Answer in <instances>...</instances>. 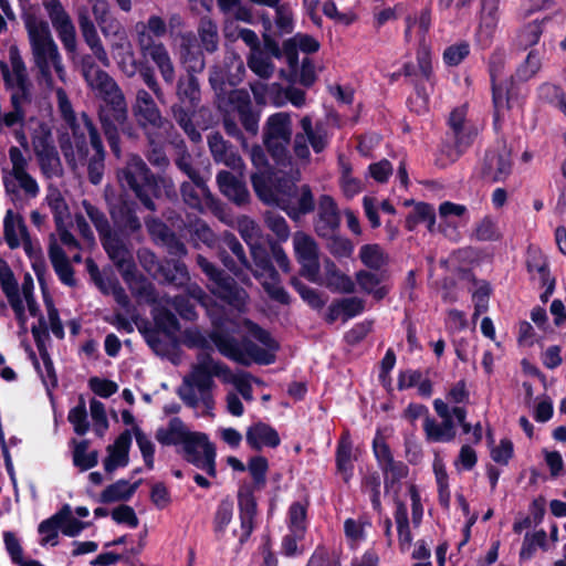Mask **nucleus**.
Listing matches in <instances>:
<instances>
[{"mask_svg":"<svg viewBox=\"0 0 566 566\" xmlns=\"http://www.w3.org/2000/svg\"><path fill=\"white\" fill-rule=\"evenodd\" d=\"M180 61L188 73H199L205 69V57L198 49L193 34L186 33L180 36Z\"/></svg>","mask_w":566,"mask_h":566,"instance_id":"2f4dec72","label":"nucleus"},{"mask_svg":"<svg viewBox=\"0 0 566 566\" xmlns=\"http://www.w3.org/2000/svg\"><path fill=\"white\" fill-rule=\"evenodd\" d=\"M252 379L253 376L250 373L243 370L232 373L228 367L223 382L233 385L238 396L240 395L245 401L251 402L254 399Z\"/></svg>","mask_w":566,"mask_h":566,"instance_id":"a19ab883","label":"nucleus"},{"mask_svg":"<svg viewBox=\"0 0 566 566\" xmlns=\"http://www.w3.org/2000/svg\"><path fill=\"white\" fill-rule=\"evenodd\" d=\"M175 164L180 171H182L191 181H193L199 190L203 195L209 193V188L207 186L206 178L200 174L198 169H196L192 165V157L187 150H181L177 158L175 159Z\"/></svg>","mask_w":566,"mask_h":566,"instance_id":"37998d69","label":"nucleus"},{"mask_svg":"<svg viewBox=\"0 0 566 566\" xmlns=\"http://www.w3.org/2000/svg\"><path fill=\"white\" fill-rule=\"evenodd\" d=\"M180 193L184 202L192 209L201 210L202 209V199H209L211 192L208 195H203L199 187L191 180L184 181L180 185Z\"/></svg>","mask_w":566,"mask_h":566,"instance_id":"69168bd1","label":"nucleus"},{"mask_svg":"<svg viewBox=\"0 0 566 566\" xmlns=\"http://www.w3.org/2000/svg\"><path fill=\"white\" fill-rule=\"evenodd\" d=\"M91 6L94 20L91 19L86 9L78 11L77 22L82 36L93 55L104 66H111V59L98 35L95 22L106 39L111 35L123 33L124 27L113 17L108 0H86Z\"/></svg>","mask_w":566,"mask_h":566,"instance_id":"39448f33","label":"nucleus"},{"mask_svg":"<svg viewBox=\"0 0 566 566\" xmlns=\"http://www.w3.org/2000/svg\"><path fill=\"white\" fill-rule=\"evenodd\" d=\"M262 284L263 289L268 293V295L275 302L281 304L290 303V295L285 291V289L281 285L280 276L277 271H275V275H271L270 273L262 279H258Z\"/></svg>","mask_w":566,"mask_h":566,"instance_id":"052dcab7","label":"nucleus"},{"mask_svg":"<svg viewBox=\"0 0 566 566\" xmlns=\"http://www.w3.org/2000/svg\"><path fill=\"white\" fill-rule=\"evenodd\" d=\"M324 271H325L324 284L328 289H331L333 291L342 292V293L354 292L355 284L352 281V279L348 275L340 272L338 270V268L336 266V264L332 260H329V259L324 260Z\"/></svg>","mask_w":566,"mask_h":566,"instance_id":"e433bc0d","label":"nucleus"},{"mask_svg":"<svg viewBox=\"0 0 566 566\" xmlns=\"http://www.w3.org/2000/svg\"><path fill=\"white\" fill-rule=\"evenodd\" d=\"M139 482L129 484L126 480H118L114 484L108 485L101 494L102 502L111 503L129 499L139 485Z\"/></svg>","mask_w":566,"mask_h":566,"instance_id":"603ef678","label":"nucleus"},{"mask_svg":"<svg viewBox=\"0 0 566 566\" xmlns=\"http://www.w3.org/2000/svg\"><path fill=\"white\" fill-rule=\"evenodd\" d=\"M192 433L179 418H172L167 428H160L156 432L158 442L165 446L184 444Z\"/></svg>","mask_w":566,"mask_h":566,"instance_id":"c9c22d12","label":"nucleus"},{"mask_svg":"<svg viewBox=\"0 0 566 566\" xmlns=\"http://www.w3.org/2000/svg\"><path fill=\"white\" fill-rule=\"evenodd\" d=\"M450 133L453 145L446 144L442 147L450 161L457 160L463 150L470 146L478 134V130L467 122V107L454 108L449 117Z\"/></svg>","mask_w":566,"mask_h":566,"instance_id":"dca6fc26","label":"nucleus"},{"mask_svg":"<svg viewBox=\"0 0 566 566\" xmlns=\"http://www.w3.org/2000/svg\"><path fill=\"white\" fill-rule=\"evenodd\" d=\"M185 459L203 470L210 476H216V448L209 442L207 434L192 432L182 444Z\"/></svg>","mask_w":566,"mask_h":566,"instance_id":"a211bd4d","label":"nucleus"},{"mask_svg":"<svg viewBox=\"0 0 566 566\" xmlns=\"http://www.w3.org/2000/svg\"><path fill=\"white\" fill-rule=\"evenodd\" d=\"M492 93L495 124L503 120L510 111L521 106L518 94L512 82L494 84Z\"/></svg>","mask_w":566,"mask_h":566,"instance_id":"c85d7f7f","label":"nucleus"},{"mask_svg":"<svg viewBox=\"0 0 566 566\" xmlns=\"http://www.w3.org/2000/svg\"><path fill=\"white\" fill-rule=\"evenodd\" d=\"M111 214L115 223L127 233H136L142 229L139 218L133 209L123 205L118 209H112Z\"/></svg>","mask_w":566,"mask_h":566,"instance_id":"3c124183","label":"nucleus"},{"mask_svg":"<svg viewBox=\"0 0 566 566\" xmlns=\"http://www.w3.org/2000/svg\"><path fill=\"white\" fill-rule=\"evenodd\" d=\"M54 515L57 517L60 531L66 536L75 537L87 526V523L78 521L73 516L69 504L63 505Z\"/></svg>","mask_w":566,"mask_h":566,"instance_id":"49530a36","label":"nucleus"},{"mask_svg":"<svg viewBox=\"0 0 566 566\" xmlns=\"http://www.w3.org/2000/svg\"><path fill=\"white\" fill-rule=\"evenodd\" d=\"M31 146L39 170L45 180L64 177V166L54 144L52 130L46 123H39L32 130Z\"/></svg>","mask_w":566,"mask_h":566,"instance_id":"9d476101","label":"nucleus"},{"mask_svg":"<svg viewBox=\"0 0 566 566\" xmlns=\"http://www.w3.org/2000/svg\"><path fill=\"white\" fill-rule=\"evenodd\" d=\"M83 76L88 87L102 101L97 109L98 122L106 140L116 147L117 135L114 124L123 123L128 117L126 96L114 77L93 63L84 66Z\"/></svg>","mask_w":566,"mask_h":566,"instance_id":"7ed1b4c3","label":"nucleus"},{"mask_svg":"<svg viewBox=\"0 0 566 566\" xmlns=\"http://www.w3.org/2000/svg\"><path fill=\"white\" fill-rule=\"evenodd\" d=\"M499 22L497 7L493 1L483 0V10L479 25L478 36L485 44L493 38Z\"/></svg>","mask_w":566,"mask_h":566,"instance_id":"58836bf2","label":"nucleus"},{"mask_svg":"<svg viewBox=\"0 0 566 566\" xmlns=\"http://www.w3.org/2000/svg\"><path fill=\"white\" fill-rule=\"evenodd\" d=\"M512 169L511 153L502 146L486 153L483 164V175L492 181H502Z\"/></svg>","mask_w":566,"mask_h":566,"instance_id":"cd10ccee","label":"nucleus"},{"mask_svg":"<svg viewBox=\"0 0 566 566\" xmlns=\"http://www.w3.org/2000/svg\"><path fill=\"white\" fill-rule=\"evenodd\" d=\"M111 38L115 39V41L111 43V50L119 71L128 78L134 77L138 72L139 63L125 29H123V33L113 34Z\"/></svg>","mask_w":566,"mask_h":566,"instance_id":"b1692460","label":"nucleus"},{"mask_svg":"<svg viewBox=\"0 0 566 566\" xmlns=\"http://www.w3.org/2000/svg\"><path fill=\"white\" fill-rule=\"evenodd\" d=\"M0 285L12 307L15 318L23 332H27V315L18 282L8 262L0 258Z\"/></svg>","mask_w":566,"mask_h":566,"instance_id":"5701e85b","label":"nucleus"},{"mask_svg":"<svg viewBox=\"0 0 566 566\" xmlns=\"http://www.w3.org/2000/svg\"><path fill=\"white\" fill-rule=\"evenodd\" d=\"M302 133L294 137L293 150L298 159L308 160L311 153L307 143L315 153L323 151L328 144V136L322 123L313 125L310 116H304L300 122Z\"/></svg>","mask_w":566,"mask_h":566,"instance_id":"6ab92c4d","label":"nucleus"},{"mask_svg":"<svg viewBox=\"0 0 566 566\" xmlns=\"http://www.w3.org/2000/svg\"><path fill=\"white\" fill-rule=\"evenodd\" d=\"M292 118L280 112L268 117L263 126V144L274 158L285 155L292 139Z\"/></svg>","mask_w":566,"mask_h":566,"instance_id":"4468645a","label":"nucleus"},{"mask_svg":"<svg viewBox=\"0 0 566 566\" xmlns=\"http://www.w3.org/2000/svg\"><path fill=\"white\" fill-rule=\"evenodd\" d=\"M245 439L248 444L254 450H261L264 447L275 448L281 441L276 430L264 422H258L249 427Z\"/></svg>","mask_w":566,"mask_h":566,"instance_id":"473e14b6","label":"nucleus"},{"mask_svg":"<svg viewBox=\"0 0 566 566\" xmlns=\"http://www.w3.org/2000/svg\"><path fill=\"white\" fill-rule=\"evenodd\" d=\"M547 534L544 530H538L534 533H526L520 551L521 559H531L537 547L546 551Z\"/></svg>","mask_w":566,"mask_h":566,"instance_id":"680f3d73","label":"nucleus"},{"mask_svg":"<svg viewBox=\"0 0 566 566\" xmlns=\"http://www.w3.org/2000/svg\"><path fill=\"white\" fill-rule=\"evenodd\" d=\"M196 262L210 281L208 285L210 292L238 311H243L249 298L245 290L238 286L231 276L227 275L202 254L196 256Z\"/></svg>","mask_w":566,"mask_h":566,"instance_id":"f8f14e48","label":"nucleus"},{"mask_svg":"<svg viewBox=\"0 0 566 566\" xmlns=\"http://www.w3.org/2000/svg\"><path fill=\"white\" fill-rule=\"evenodd\" d=\"M386 490L398 491L399 482L408 475V467L400 461H392L382 469Z\"/></svg>","mask_w":566,"mask_h":566,"instance_id":"0e129e2a","label":"nucleus"},{"mask_svg":"<svg viewBox=\"0 0 566 566\" xmlns=\"http://www.w3.org/2000/svg\"><path fill=\"white\" fill-rule=\"evenodd\" d=\"M353 442L349 433L345 432L337 447L336 464L337 470L342 473L345 482H348L353 475Z\"/></svg>","mask_w":566,"mask_h":566,"instance_id":"ea45409f","label":"nucleus"},{"mask_svg":"<svg viewBox=\"0 0 566 566\" xmlns=\"http://www.w3.org/2000/svg\"><path fill=\"white\" fill-rule=\"evenodd\" d=\"M132 111L138 126L145 134L150 133L151 129L167 133L174 128L171 122L163 116L155 98L145 88L136 91Z\"/></svg>","mask_w":566,"mask_h":566,"instance_id":"ddd939ff","label":"nucleus"},{"mask_svg":"<svg viewBox=\"0 0 566 566\" xmlns=\"http://www.w3.org/2000/svg\"><path fill=\"white\" fill-rule=\"evenodd\" d=\"M395 521L397 524L400 551L406 553L410 549L413 537L410 531L407 507L402 502H397Z\"/></svg>","mask_w":566,"mask_h":566,"instance_id":"c03bdc74","label":"nucleus"},{"mask_svg":"<svg viewBox=\"0 0 566 566\" xmlns=\"http://www.w3.org/2000/svg\"><path fill=\"white\" fill-rule=\"evenodd\" d=\"M130 443V432L125 430L116 438L113 444L106 448L107 457L103 462L106 472L112 473L117 468H123L128 464Z\"/></svg>","mask_w":566,"mask_h":566,"instance_id":"7c9ffc66","label":"nucleus"},{"mask_svg":"<svg viewBox=\"0 0 566 566\" xmlns=\"http://www.w3.org/2000/svg\"><path fill=\"white\" fill-rule=\"evenodd\" d=\"M28 233L22 216L12 209H8L3 219V234L8 247L12 250L20 248L21 240Z\"/></svg>","mask_w":566,"mask_h":566,"instance_id":"72a5a7b5","label":"nucleus"},{"mask_svg":"<svg viewBox=\"0 0 566 566\" xmlns=\"http://www.w3.org/2000/svg\"><path fill=\"white\" fill-rule=\"evenodd\" d=\"M45 201L53 214L55 226L67 224L71 219L69 205L60 189L52 184L48 186Z\"/></svg>","mask_w":566,"mask_h":566,"instance_id":"4c0bfd02","label":"nucleus"},{"mask_svg":"<svg viewBox=\"0 0 566 566\" xmlns=\"http://www.w3.org/2000/svg\"><path fill=\"white\" fill-rule=\"evenodd\" d=\"M433 407L437 415L442 419L438 423L434 419L427 416L423 422V430L427 439L433 442H448L454 439L455 428L452 420V410L449 409L448 403L442 399H436Z\"/></svg>","mask_w":566,"mask_h":566,"instance_id":"412c9836","label":"nucleus"},{"mask_svg":"<svg viewBox=\"0 0 566 566\" xmlns=\"http://www.w3.org/2000/svg\"><path fill=\"white\" fill-rule=\"evenodd\" d=\"M295 177H268L264 174H253L252 186L258 197L268 205H274L284 210L287 216L297 220L314 210V196L308 185L297 186Z\"/></svg>","mask_w":566,"mask_h":566,"instance_id":"f03ea898","label":"nucleus"},{"mask_svg":"<svg viewBox=\"0 0 566 566\" xmlns=\"http://www.w3.org/2000/svg\"><path fill=\"white\" fill-rule=\"evenodd\" d=\"M9 60L11 69L6 63H0L3 81L10 91L11 107L25 109L32 101V83L29 78L27 65L15 46L9 50Z\"/></svg>","mask_w":566,"mask_h":566,"instance_id":"9b49d317","label":"nucleus"},{"mask_svg":"<svg viewBox=\"0 0 566 566\" xmlns=\"http://www.w3.org/2000/svg\"><path fill=\"white\" fill-rule=\"evenodd\" d=\"M245 326L248 327L249 333L252 337L263 344L266 348H261L251 340H243L241 344L242 353L245 355L247 364L244 366H249L251 361H255L259 364H271L273 361V355L270 350L276 348L273 339L270 334L259 327L256 324L247 321Z\"/></svg>","mask_w":566,"mask_h":566,"instance_id":"4be33fe9","label":"nucleus"},{"mask_svg":"<svg viewBox=\"0 0 566 566\" xmlns=\"http://www.w3.org/2000/svg\"><path fill=\"white\" fill-rule=\"evenodd\" d=\"M295 259L301 265V274L311 282H319V248L315 239L296 231L292 238Z\"/></svg>","mask_w":566,"mask_h":566,"instance_id":"2eb2a0df","label":"nucleus"},{"mask_svg":"<svg viewBox=\"0 0 566 566\" xmlns=\"http://www.w3.org/2000/svg\"><path fill=\"white\" fill-rule=\"evenodd\" d=\"M201 46L208 53H214L219 48L218 25L210 18H202L198 25Z\"/></svg>","mask_w":566,"mask_h":566,"instance_id":"a18cd8bd","label":"nucleus"},{"mask_svg":"<svg viewBox=\"0 0 566 566\" xmlns=\"http://www.w3.org/2000/svg\"><path fill=\"white\" fill-rule=\"evenodd\" d=\"M251 256L253 259L254 268L249 269L255 279H262L266 274L275 275V268L273 266L268 252L262 248L261 243L250 248Z\"/></svg>","mask_w":566,"mask_h":566,"instance_id":"864d4df0","label":"nucleus"},{"mask_svg":"<svg viewBox=\"0 0 566 566\" xmlns=\"http://www.w3.org/2000/svg\"><path fill=\"white\" fill-rule=\"evenodd\" d=\"M178 102L171 106V115L188 137L198 143L201 134L193 124L197 114L202 116L210 114L209 107L201 105V91L198 78L192 73L180 77L176 86Z\"/></svg>","mask_w":566,"mask_h":566,"instance_id":"0eeeda50","label":"nucleus"},{"mask_svg":"<svg viewBox=\"0 0 566 566\" xmlns=\"http://www.w3.org/2000/svg\"><path fill=\"white\" fill-rule=\"evenodd\" d=\"M137 44L144 57L150 59L157 66L163 80L172 84L176 77V70L171 56L164 43L154 40L143 27L138 31Z\"/></svg>","mask_w":566,"mask_h":566,"instance_id":"aec40b11","label":"nucleus"},{"mask_svg":"<svg viewBox=\"0 0 566 566\" xmlns=\"http://www.w3.org/2000/svg\"><path fill=\"white\" fill-rule=\"evenodd\" d=\"M217 182L220 191L235 203L241 205L248 200L249 192L245 185L229 171H220L217 175Z\"/></svg>","mask_w":566,"mask_h":566,"instance_id":"f704fd0d","label":"nucleus"},{"mask_svg":"<svg viewBox=\"0 0 566 566\" xmlns=\"http://www.w3.org/2000/svg\"><path fill=\"white\" fill-rule=\"evenodd\" d=\"M117 180L120 188L133 191L148 210H156L150 196L157 185L156 178L140 156H127L125 165L117 170Z\"/></svg>","mask_w":566,"mask_h":566,"instance_id":"1a4fd4ad","label":"nucleus"},{"mask_svg":"<svg viewBox=\"0 0 566 566\" xmlns=\"http://www.w3.org/2000/svg\"><path fill=\"white\" fill-rule=\"evenodd\" d=\"M240 525L231 526L233 520V504L226 500L222 501L216 511L213 518V530L218 537L224 539L238 538L239 543H244L253 531V520L256 513V503L254 496L249 490L240 491Z\"/></svg>","mask_w":566,"mask_h":566,"instance_id":"6e6552de","label":"nucleus"},{"mask_svg":"<svg viewBox=\"0 0 566 566\" xmlns=\"http://www.w3.org/2000/svg\"><path fill=\"white\" fill-rule=\"evenodd\" d=\"M10 167L2 168V185L7 198L23 209L40 196L41 187L30 171V158L18 146L8 149Z\"/></svg>","mask_w":566,"mask_h":566,"instance_id":"423d86ee","label":"nucleus"},{"mask_svg":"<svg viewBox=\"0 0 566 566\" xmlns=\"http://www.w3.org/2000/svg\"><path fill=\"white\" fill-rule=\"evenodd\" d=\"M228 366L216 360L210 353L200 350L196 360L191 364L189 374H187L178 388L179 398L191 408L203 407L207 415H212L214 399L212 389L214 387L213 377H218L223 382Z\"/></svg>","mask_w":566,"mask_h":566,"instance_id":"20e7f679","label":"nucleus"},{"mask_svg":"<svg viewBox=\"0 0 566 566\" xmlns=\"http://www.w3.org/2000/svg\"><path fill=\"white\" fill-rule=\"evenodd\" d=\"M211 339L218 350L229 359H232L239 364H247L245 355L242 353L241 344L234 338L224 336L219 333H213Z\"/></svg>","mask_w":566,"mask_h":566,"instance_id":"79ce46f5","label":"nucleus"},{"mask_svg":"<svg viewBox=\"0 0 566 566\" xmlns=\"http://www.w3.org/2000/svg\"><path fill=\"white\" fill-rule=\"evenodd\" d=\"M18 3L28 34L36 80L48 90L55 92L57 108L62 118L72 130L71 136L60 139L61 151L73 171L80 166L86 165L90 181L93 185H98L103 179L106 157L101 134L93 119L86 113H82L81 119L87 132L92 149V154H90L85 134L80 130V125L67 94L62 87L55 85L54 73L60 82L64 84L67 82V74L50 24L30 4V0H18Z\"/></svg>","mask_w":566,"mask_h":566,"instance_id":"f257e3e1","label":"nucleus"},{"mask_svg":"<svg viewBox=\"0 0 566 566\" xmlns=\"http://www.w3.org/2000/svg\"><path fill=\"white\" fill-rule=\"evenodd\" d=\"M48 254L54 272L56 273L60 281L70 287H74L76 285L74 269L72 268L64 250L57 243L54 234L50 235Z\"/></svg>","mask_w":566,"mask_h":566,"instance_id":"c756f323","label":"nucleus"},{"mask_svg":"<svg viewBox=\"0 0 566 566\" xmlns=\"http://www.w3.org/2000/svg\"><path fill=\"white\" fill-rule=\"evenodd\" d=\"M426 222L430 231L433 230L436 223V214L433 208L428 203H417L413 210L409 213L406 219V227L409 230H413L417 224Z\"/></svg>","mask_w":566,"mask_h":566,"instance_id":"5fc2aeb1","label":"nucleus"},{"mask_svg":"<svg viewBox=\"0 0 566 566\" xmlns=\"http://www.w3.org/2000/svg\"><path fill=\"white\" fill-rule=\"evenodd\" d=\"M86 216L94 224L95 229L97 230L99 237L107 234L111 230V224L108 222V219L106 218L105 213L91 203L88 200L84 199L81 202Z\"/></svg>","mask_w":566,"mask_h":566,"instance_id":"338daca9","label":"nucleus"},{"mask_svg":"<svg viewBox=\"0 0 566 566\" xmlns=\"http://www.w3.org/2000/svg\"><path fill=\"white\" fill-rule=\"evenodd\" d=\"M415 25L418 27L419 41L424 42L426 34L431 25V12L429 9H423L418 18L411 15L406 18L405 39L407 42L411 41V30Z\"/></svg>","mask_w":566,"mask_h":566,"instance_id":"e2e57ef3","label":"nucleus"},{"mask_svg":"<svg viewBox=\"0 0 566 566\" xmlns=\"http://www.w3.org/2000/svg\"><path fill=\"white\" fill-rule=\"evenodd\" d=\"M238 231L250 248L261 243V229L249 217H241L238 220Z\"/></svg>","mask_w":566,"mask_h":566,"instance_id":"774afa93","label":"nucleus"},{"mask_svg":"<svg viewBox=\"0 0 566 566\" xmlns=\"http://www.w3.org/2000/svg\"><path fill=\"white\" fill-rule=\"evenodd\" d=\"M74 448L72 452L73 463L82 471L94 468L98 462V452L88 451L90 442L87 440L73 441Z\"/></svg>","mask_w":566,"mask_h":566,"instance_id":"09e8293b","label":"nucleus"},{"mask_svg":"<svg viewBox=\"0 0 566 566\" xmlns=\"http://www.w3.org/2000/svg\"><path fill=\"white\" fill-rule=\"evenodd\" d=\"M283 48L289 57L292 59L295 56L297 49L306 53H314L318 51L319 43L311 35L297 33L285 41Z\"/></svg>","mask_w":566,"mask_h":566,"instance_id":"6e6d98bb","label":"nucleus"},{"mask_svg":"<svg viewBox=\"0 0 566 566\" xmlns=\"http://www.w3.org/2000/svg\"><path fill=\"white\" fill-rule=\"evenodd\" d=\"M103 248L105 249L109 259L126 276L133 269V254L122 239L109 231L107 234L101 237ZM127 280V277H125Z\"/></svg>","mask_w":566,"mask_h":566,"instance_id":"bb28decb","label":"nucleus"},{"mask_svg":"<svg viewBox=\"0 0 566 566\" xmlns=\"http://www.w3.org/2000/svg\"><path fill=\"white\" fill-rule=\"evenodd\" d=\"M363 264L373 270H380L388 262V256L378 244H365L359 250Z\"/></svg>","mask_w":566,"mask_h":566,"instance_id":"4d7b16f0","label":"nucleus"},{"mask_svg":"<svg viewBox=\"0 0 566 566\" xmlns=\"http://www.w3.org/2000/svg\"><path fill=\"white\" fill-rule=\"evenodd\" d=\"M247 63L250 70L261 78H270L275 70L271 56L262 49L250 52Z\"/></svg>","mask_w":566,"mask_h":566,"instance_id":"de8ad7c7","label":"nucleus"},{"mask_svg":"<svg viewBox=\"0 0 566 566\" xmlns=\"http://www.w3.org/2000/svg\"><path fill=\"white\" fill-rule=\"evenodd\" d=\"M381 280L382 276L365 270L356 273V281L359 287L364 292L371 294L376 300L384 298L388 293V289L386 286H379Z\"/></svg>","mask_w":566,"mask_h":566,"instance_id":"8fccbe9b","label":"nucleus"},{"mask_svg":"<svg viewBox=\"0 0 566 566\" xmlns=\"http://www.w3.org/2000/svg\"><path fill=\"white\" fill-rule=\"evenodd\" d=\"M42 6L65 51L75 53L76 29L63 3L60 0H43Z\"/></svg>","mask_w":566,"mask_h":566,"instance_id":"f3484780","label":"nucleus"},{"mask_svg":"<svg viewBox=\"0 0 566 566\" xmlns=\"http://www.w3.org/2000/svg\"><path fill=\"white\" fill-rule=\"evenodd\" d=\"M132 294L137 298L138 303L154 304L157 295L154 285L144 277H133L128 281Z\"/></svg>","mask_w":566,"mask_h":566,"instance_id":"bf43d9fd","label":"nucleus"},{"mask_svg":"<svg viewBox=\"0 0 566 566\" xmlns=\"http://www.w3.org/2000/svg\"><path fill=\"white\" fill-rule=\"evenodd\" d=\"M208 146L216 163L223 164L242 175L244 170L242 158L233 150L232 146L220 133H212L208 136Z\"/></svg>","mask_w":566,"mask_h":566,"instance_id":"393cba45","label":"nucleus"},{"mask_svg":"<svg viewBox=\"0 0 566 566\" xmlns=\"http://www.w3.org/2000/svg\"><path fill=\"white\" fill-rule=\"evenodd\" d=\"M339 212L334 199L328 195L321 196L314 223L316 233L319 237H328L339 227Z\"/></svg>","mask_w":566,"mask_h":566,"instance_id":"a878e982","label":"nucleus"},{"mask_svg":"<svg viewBox=\"0 0 566 566\" xmlns=\"http://www.w3.org/2000/svg\"><path fill=\"white\" fill-rule=\"evenodd\" d=\"M158 279H164L175 285H184L189 281L190 276L187 265L184 262L176 260L167 261L164 264V270Z\"/></svg>","mask_w":566,"mask_h":566,"instance_id":"13d9d810","label":"nucleus"}]
</instances>
